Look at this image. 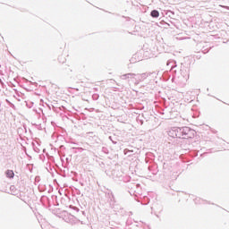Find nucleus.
I'll list each match as a JSON object with an SVG mask.
<instances>
[{
  "instance_id": "1",
  "label": "nucleus",
  "mask_w": 229,
  "mask_h": 229,
  "mask_svg": "<svg viewBox=\"0 0 229 229\" xmlns=\"http://www.w3.org/2000/svg\"><path fill=\"white\" fill-rule=\"evenodd\" d=\"M194 135V131L189 127L181 128V138L182 139H191Z\"/></svg>"
},
{
  "instance_id": "3",
  "label": "nucleus",
  "mask_w": 229,
  "mask_h": 229,
  "mask_svg": "<svg viewBox=\"0 0 229 229\" xmlns=\"http://www.w3.org/2000/svg\"><path fill=\"white\" fill-rule=\"evenodd\" d=\"M137 74L135 73H126L122 75L120 78L121 80H135L137 81Z\"/></svg>"
},
{
  "instance_id": "4",
  "label": "nucleus",
  "mask_w": 229,
  "mask_h": 229,
  "mask_svg": "<svg viewBox=\"0 0 229 229\" xmlns=\"http://www.w3.org/2000/svg\"><path fill=\"white\" fill-rule=\"evenodd\" d=\"M148 76H149L148 73L136 74V83H140V81H144V80H146Z\"/></svg>"
},
{
  "instance_id": "7",
  "label": "nucleus",
  "mask_w": 229,
  "mask_h": 229,
  "mask_svg": "<svg viewBox=\"0 0 229 229\" xmlns=\"http://www.w3.org/2000/svg\"><path fill=\"white\" fill-rule=\"evenodd\" d=\"M227 10H229V7H225Z\"/></svg>"
},
{
  "instance_id": "6",
  "label": "nucleus",
  "mask_w": 229,
  "mask_h": 229,
  "mask_svg": "<svg viewBox=\"0 0 229 229\" xmlns=\"http://www.w3.org/2000/svg\"><path fill=\"white\" fill-rule=\"evenodd\" d=\"M151 17L157 18L160 15V13L157 10H153L150 13Z\"/></svg>"
},
{
  "instance_id": "2",
  "label": "nucleus",
  "mask_w": 229,
  "mask_h": 229,
  "mask_svg": "<svg viewBox=\"0 0 229 229\" xmlns=\"http://www.w3.org/2000/svg\"><path fill=\"white\" fill-rule=\"evenodd\" d=\"M169 137H172L173 139L177 138V139H182V128L180 127H173L169 131H168Z\"/></svg>"
},
{
  "instance_id": "5",
  "label": "nucleus",
  "mask_w": 229,
  "mask_h": 229,
  "mask_svg": "<svg viewBox=\"0 0 229 229\" xmlns=\"http://www.w3.org/2000/svg\"><path fill=\"white\" fill-rule=\"evenodd\" d=\"M5 174H6L7 178H13V176H15V174H13V171H12V170H7L5 172Z\"/></svg>"
}]
</instances>
